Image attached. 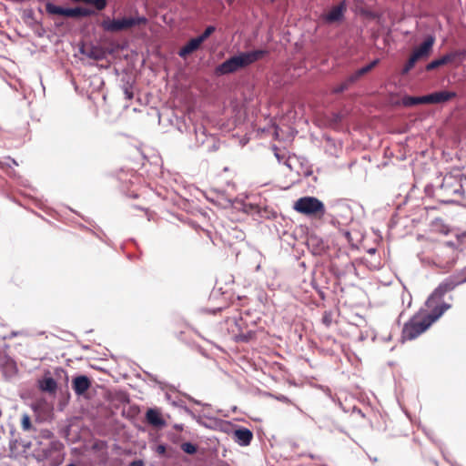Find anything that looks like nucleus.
I'll return each instance as SVG.
<instances>
[{"label":"nucleus","instance_id":"obj_16","mask_svg":"<svg viewBox=\"0 0 466 466\" xmlns=\"http://www.w3.org/2000/svg\"><path fill=\"white\" fill-rule=\"evenodd\" d=\"M456 93L451 91H440L430 94L431 104H439L456 97Z\"/></svg>","mask_w":466,"mask_h":466},{"label":"nucleus","instance_id":"obj_10","mask_svg":"<svg viewBox=\"0 0 466 466\" xmlns=\"http://www.w3.org/2000/svg\"><path fill=\"white\" fill-rule=\"evenodd\" d=\"M461 55H462V52H461V51H454V52L448 53V54L444 55L443 56L430 62L426 66V70L432 71L440 66L448 65L449 63L453 62L458 56H460Z\"/></svg>","mask_w":466,"mask_h":466},{"label":"nucleus","instance_id":"obj_13","mask_svg":"<svg viewBox=\"0 0 466 466\" xmlns=\"http://www.w3.org/2000/svg\"><path fill=\"white\" fill-rule=\"evenodd\" d=\"M234 438L236 442H238L239 445L247 446L251 442L253 439V433L247 428H241L234 431Z\"/></svg>","mask_w":466,"mask_h":466},{"label":"nucleus","instance_id":"obj_19","mask_svg":"<svg viewBox=\"0 0 466 466\" xmlns=\"http://www.w3.org/2000/svg\"><path fill=\"white\" fill-rule=\"evenodd\" d=\"M426 58L424 56L420 54L416 49L413 50L404 67L402 68V75L408 74L416 65V63L420 60Z\"/></svg>","mask_w":466,"mask_h":466},{"label":"nucleus","instance_id":"obj_18","mask_svg":"<svg viewBox=\"0 0 466 466\" xmlns=\"http://www.w3.org/2000/svg\"><path fill=\"white\" fill-rule=\"evenodd\" d=\"M38 387L40 390L44 392L54 394L56 391L57 383L51 377H44L42 380H38Z\"/></svg>","mask_w":466,"mask_h":466},{"label":"nucleus","instance_id":"obj_6","mask_svg":"<svg viewBox=\"0 0 466 466\" xmlns=\"http://www.w3.org/2000/svg\"><path fill=\"white\" fill-rule=\"evenodd\" d=\"M147 23V19L145 16H125L113 20H110L109 18L104 19L101 23V27L106 32L116 33L129 30L133 27L146 25Z\"/></svg>","mask_w":466,"mask_h":466},{"label":"nucleus","instance_id":"obj_4","mask_svg":"<svg viewBox=\"0 0 466 466\" xmlns=\"http://www.w3.org/2000/svg\"><path fill=\"white\" fill-rule=\"evenodd\" d=\"M461 178L462 174L459 170L446 174L435 191V198L442 203H452L461 198L464 194Z\"/></svg>","mask_w":466,"mask_h":466},{"label":"nucleus","instance_id":"obj_21","mask_svg":"<svg viewBox=\"0 0 466 466\" xmlns=\"http://www.w3.org/2000/svg\"><path fill=\"white\" fill-rule=\"evenodd\" d=\"M21 428L24 431H28L32 430V428H33L32 422H31V418L27 413H25L22 415Z\"/></svg>","mask_w":466,"mask_h":466},{"label":"nucleus","instance_id":"obj_26","mask_svg":"<svg viewBox=\"0 0 466 466\" xmlns=\"http://www.w3.org/2000/svg\"><path fill=\"white\" fill-rule=\"evenodd\" d=\"M87 4H93L96 6V8L99 11L105 9L106 6V0H92L90 2H87Z\"/></svg>","mask_w":466,"mask_h":466},{"label":"nucleus","instance_id":"obj_28","mask_svg":"<svg viewBox=\"0 0 466 466\" xmlns=\"http://www.w3.org/2000/svg\"><path fill=\"white\" fill-rule=\"evenodd\" d=\"M417 105L419 104H431L430 95L423 96H416Z\"/></svg>","mask_w":466,"mask_h":466},{"label":"nucleus","instance_id":"obj_1","mask_svg":"<svg viewBox=\"0 0 466 466\" xmlns=\"http://www.w3.org/2000/svg\"><path fill=\"white\" fill-rule=\"evenodd\" d=\"M464 282L466 268L441 282L427 299L425 309H420L404 324L401 339L412 340L424 333L451 307L450 303L444 301V296Z\"/></svg>","mask_w":466,"mask_h":466},{"label":"nucleus","instance_id":"obj_3","mask_svg":"<svg viewBox=\"0 0 466 466\" xmlns=\"http://www.w3.org/2000/svg\"><path fill=\"white\" fill-rule=\"evenodd\" d=\"M268 54L267 49H258L249 52H242L224 61L216 67L215 73L218 76L228 75L245 68L251 64L264 58Z\"/></svg>","mask_w":466,"mask_h":466},{"label":"nucleus","instance_id":"obj_20","mask_svg":"<svg viewBox=\"0 0 466 466\" xmlns=\"http://www.w3.org/2000/svg\"><path fill=\"white\" fill-rule=\"evenodd\" d=\"M434 42H435L434 36L429 35L424 40V42L418 48H416V50L427 58L431 52Z\"/></svg>","mask_w":466,"mask_h":466},{"label":"nucleus","instance_id":"obj_22","mask_svg":"<svg viewBox=\"0 0 466 466\" xmlns=\"http://www.w3.org/2000/svg\"><path fill=\"white\" fill-rule=\"evenodd\" d=\"M181 450L187 454H194L197 452V446L191 442H184L181 444Z\"/></svg>","mask_w":466,"mask_h":466},{"label":"nucleus","instance_id":"obj_27","mask_svg":"<svg viewBox=\"0 0 466 466\" xmlns=\"http://www.w3.org/2000/svg\"><path fill=\"white\" fill-rule=\"evenodd\" d=\"M350 86V85L349 84V82L347 80H345L343 83H341L337 87H335L334 92L341 93V92L345 91L346 89H348Z\"/></svg>","mask_w":466,"mask_h":466},{"label":"nucleus","instance_id":"obj_32","mask_svg":"<svg viewBox=\"0 0 466 466\" xmlns=\"http://www.w3.org/2000/svg\"><path fill=\"white\" fill-rule=\"evenodd\" d=\"M126 95H127V98H129V99H131L133 97V93L129 92L128 90H126Z\"/></svg>","mask_w":466,"mask_h":466},{"label":"nucleus","instance_id":"obj_7","mask_svg":"<svg viewBox=\"0 0 466 466\" xmlns=\"http://www.w3.org/2000/svg\"><path fill=\"white\" fill-rule=\"evenodd\" d=\"M228 329L233 339L238 342H248L255 339L256 333L253 330H246L243 328L244 321L242 318H232L227 320Z\"/></svg>","mask_w":466,"mask_h":466},{"label":"nucleus","instance_id":"obj_24","mask_svg":"<svg viewBox=\"0 0 466 466\" xmlns=\"http://www.w3.org/2000/svg\"><path fill=\"white\" fill-rule=\"evenodd\" d=\"M215 32V27L213 25H209L208 26L205 31L199 35L198 36L201 42L203 43L208 37H209L211 35V34H213Z\"/></svg>","mask_w":466,"mask_h":466},{"label":"nucleus","instance_id":"obj_30","mask_svg":"<svg viewBox=\"0 0 466 466\" xmlns=\"http://www.w3.org/2000/svg\"><path fill=\"white\" fill-rule=\"evenodd\" d=\"M129 466H144V463L142 461L138 460V461H133Z\"/></svg>","mask_w":466,"mask_h":466},{"label":"nucleus","instance_id":"obj_17","mask_svg":"<svg viewBox=\"0 0 466 466\" xmlns=\"http://www.w3.org/2000/svg\"><path fill=\"white\" fill-rule=\"evenodd\" d=\"M202 42L198 37L190 39L178 52L179 56L187 57L188 55L198 50Z\"/></svg>","mask_w":466,"mask_h":466},{"label":"nucleus","instance_id":"obj_5","mask_svg":"<svg viewBox=\"0 0 466 466\" xmlns=\"http://www.w3.org/2000/svg\"><path fill=\"white\" fill-rule=\"evenodd\" d=\"M293 208L302 215L315 219H322L326 208L322 201L315 197H302L295 201Z\"/></svg>","mask_w":466,"mask_h":466},{"label":"nucleus","instance_id":"obj_25","mask_svg":"<svg viewBox=\"0 0 466 466\" xmlns=\"http://www.w3.org/2000/svg\"><path fill=\"white\" fill-rule=\"evenodd\" d=\"M402 105L404 106H413L417 105L416 96H406L402 98Z\"/></svg>","mask_w":466,"mask_h":466},{"label":"nucleus","instance_id":"obj_29","mask_svg":"<svg viewBox=\"0 0 466 466\" xmlns=\"http://www.w3.org/2000/svg\"><path fill=\"white\" fill-rule=\"evenodd\" d=\"M323 322H324L327 326H329V325L330 324L331 319H330V315H329V314H327V313H326V314L323 316Z\"/></svg>","mask_w":466,"mask_h":466},{"label":"nucleus","instance_id":"obj_9","mask_svg":"<svg viewBox=\"0 0 466 466\" xmlns=\"http://www.w3.org/2000/svg\"><path fill=\"white\" fill-rule=\"evenodd\" d=\"M347 10V5L345 1H341L339 5L333 6L329 12L323 15V19L326 23L332 24L339 22L344 17V14Z\"/></svg>","mask_w":466,"mask_h":466},{"label":"nucleus","instance_id":"obj_23","mask_svg":"<svg viewBox=\"0 0 466 466\" xmlns=\"http://www.w3.org/2000/svg\"><path fill=\"white\" fill-rule=\"evenodd\" d=\"M432 227L434 230L440 231L445 235L449 233V228L439 220L434 221Z\"/></svg>","mask_w":466,"mask_h":466},{"label":"nucleus","instance_id":"obj_12","mask_svg":"<svg viewBox=\"0 0 466 466\" xmlns=\"http://www.w3.org/2000/svg\"><path fill=\"white\" fill-rule=\"evenodd\" d=\"M91 387V380L86 375H79L72 380V389L78 396L85 394Z\"/></svg>","mask_w":466,"mask_h":466},{"label":"nucleus","instance_id":"obj_14","mask_svg":"<svg viewBox=\"0 0 466 466\" xmlns=\"http://www.w3.org/2000/svg\"><path fill=\"white\" fill-rule=\"evenodd\" d=\"M379 63V60H374L369 65L358 69L353 74L348 76L346 79L350 85H352L354 82L358 81L360 77H362L364 75L369 73L371 69H373L377 64Z\"/></svg>","mask_w":466,"mask_h":466},{"label":"nucleus","instance_id":"obj_15","mask_svg":"<svg viewBox=\"0 0 466 466\" xmlns=\"http://www.w3.org/2000/svg\"><path fill=\"white\" fill-rule=\"evenodd\" d=\"M379 63V60H374L369 65L358 69L353 74L348 76L346 79L350 85H352L354 82L358 81L360 77H362L364 75L369 73L371 69H373L377 64Z\"/></svg>","mask_w":466,"mask_h":466},{"label":"nucleus","instance_id":"obj_11","mask_svg":"<svg viewBox=\"0 0 466 466\" xmlns=\"http://www.w3.org/2000/svg\"><path fill=\"white\" fill-rule=\"evenodd\" d=\"M146 420L149 425L157 429H161L166 426V420L158 409H148L146 412Z\"/></svg>","mask_w":466,"mask_h":466},{"label":"nucleus","instance_id":"obj_8","mask_svg":"<svg viewBox=\"0 0 466 466\" xmlns=\"http://www.w3.org/2000/svg\"><path fill=\"white\" fill-rule=\"evenodd\" d=\"M46 11L50 15H58L66 17H82L91 15V11L84 7L64 8L50 2L46 4Z\"/></svg>","mask_w":466,"mask_h":466},{"label":"nucleus","instance_id":"obj_2","mask_svg":"<svg viewBox=\"0 0 466 466\" xmlns=\"http://www.w3.org/2000/svg\"><path fill=\"white\" fill-rule=\"evenodd\" d=\"M456 238L457 243L452 241L427 242L420 252L421 260L431 263L445 271H450L458 259V244L466 243V233L456 235Z\"/></svg>","mask_w":466,"mask_h":466},{"label":"nucleus","instance_id":"obj_31","mask_svg":"<svg viewBox=\"0 0 466 466\" xmlns=\"http://www.w3.org/2000/svg\"><path fill=\"white\" fill-rule=\"evenodd\" d=\"M157 452H158V453H160V454L165 453V452H166V448H165V446H163V445H159V446L157 447Z\"/></svg>","mask_w":466,"mask_h":466}]
</instances>
